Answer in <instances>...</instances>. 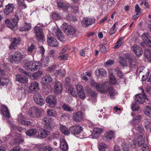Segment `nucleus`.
I'll use <instances>...</instances> for the list:
<instances>
[{"label":"nucleus","mask_w":151,"mask_h":151,"mask_svg":"<svg viewBox=\"0 0 151 151\" xmlns=\"http://www.w3.org/2000/svg\"><path fill=\"white\" fill-rule=\"evenodd\" d=\"M115 71L117 75L120 78H124V75L122 71L118 67H116L115 68Z\"/></svg>","instance_id":"obj_43"},{"label":"nucleus","mask_w":151,"mask_h":151,"mask_svg":"<svg viewBox=\"0 0 151 151\" xmlns=\"http://www.w3.org/2000/svg\"><path fill=\"white\" fill-rule=\"evenodd\" d=\"M139 88L141 90L142 93L135 95L134 97L135 102L140 104H142L144 102L149 104L150 101L147 98V95L144 93V90L141 88Z\"/></svg>","instance_id":"obj_2"},{"label":"nucleus","mask_w":151,"mask_h":151,"mask_svg":"<svg viewBox=\"0 0 151 151\" xmlns=\"http://www.w3.org/2000/svg\"><path fill=\"white\" fill-rule=\"evenodd\" d=\"M52 79L49 75H46L41 79V83L43 87V91L45 94L51 92L52 88L50 83L52 81Z\"/></svg>","instance_id":"obj_1"},{"label":"nucleus","mask_w":151,"mask_h":151,"mask_svg":"<svg viewBox=\"0 0 151 151\" xmlns=\"http://www.w3.org/2000/svg\"><path fill=\"white\" fill-rule=\"evenodd\" d=\"M52 33L59 40L61 41L63 40V36L61 30L59 28L56 27L53 28Z\"/></svg>","instance_id":"obj_12"},{"label":"nucleus","mask_w":151,"mask_h":151,"mask_svg":"<svg viewBox=\"0 0 151 151\" xmlns=\"http://www.w3.org/2000/svg\"><path fill=\"white\" fill-rule=\"evenodd\" d=\"M60 149L63 151H65L68 149V146L67 142L65 141L64 138L63 137L61 139L60 145Z\"/></svg>","instance_id":"obj_25"},{"label":"nucleus","mask_w":151,"mask_h":151,"mask_svg":"<svg viewBox=\"0 0 151 151\" xmlns=\"http://www.w3.org/2000/svg\"><path fill=\"white\" fill-rule=\"evenodd\" d=\"M19 7L22 8H25L27 7L26 5L24 3V0H17Z\"/></svg>","instance_id":"obj_49"},{"label":"nucleus","mask_w":151,"mask_h":151,"mask_svg":"<svg viewBox=\"0 0 151 151\" xmlns=\"http://www.w3.org/2000/svg\"><path fill=\"white\" fill-rule=\"evenodd\" d=\"M65 18L68 20L71 21L73 20V16L69 12H66L64 13Z\"/></svg>","instance_id":"obj_53"},{"label":"nucleus","mask_w":151,"mask_h":151,"mask_svg":"<svg viewBox=\"0 0 151 151\" xmlns=\"http://www.w3.org/2000/svg\"><path fill=\"white\" fill-rule=\"evenodd\" d=\"M70 131L74 135H78L80 134L83 131L82 127L79 125L72 127L69 129Z\"/></svg>","instance_id":"obj_13"},{"label":"nucleus","mask_w":151,"mask_h":151,"mask_svg":"<svg viewBox=\"0 0 151 151\" xmlns=\"http://www.w3.org/2000/svg\"><path fill=\"white\" fill-rule=\"evenodd\" d=\"M108 91L111 99H114V96L117 94L116 91L114 88L112 87L109 88L108 89Z\"/></svg>","instance_id":"obj_33"},{"label":"nucleus","mask_w":151,"mask_h":151,"mask_svg":"<svg viewBox=\"0 0 151 151\" xmlns=\"http://www.w3.org/2000/svg\"><path fill=\"white\" fill-rule=\"evenodd\" d=\"M31 28V25L30 23H24L23 26L19 28L21 31H27L29 30Z\"/></svg>","instance_id":"obj_30"},{"label":"nucleus","mask_w":151,"mask_h":151,"mask_svg":"<svg viewBox=\"0 0 151 151\" xmlns=\"http://www.w3.org/2000/svg\"><path fill=\"white\" fill-rule=\"evenodd\" d=\"M1 111L4 116L8 118H10V114L9 111L6 106L4 105H2Z\"/></svg>","instance_id":"obj_22"},{"label":"nucleus","mask_w":151,"mask_h":151,"mask_svg":"<svg viewBox=\"0 0 151 151\" xmlns=\"http://www.w3.org/2000/svg\"><path fill=\"white\" fill-rule=\"evenodd\" d=\"M52 18L55 20H58L61 19V17L59 14L56 13H52Z\"/></svg>","instance_id":"obj_56"},{"label":"nucleus","mask_w":151,"mask_h":151,"mask_svg":"<svg viewBox=\"0 0 151 151\" xmlns=\"http://www.w3.org/2000/svg\"><path fill=\"white\" fill-rule=\"evenodd\" d=\"M76 32V30L73 27L68 25L65 29V32L68 36L73 35L75 34Z\"/></svg>","instance_id":"obj_19"},{"label":"nucleus","mask_w":151,"mask_h":151,"mask_svg":"<svg viewBox=\"0 0 151 151\" xmlns=\"http://www.w3.org/2000/svg\"><path fill=\"white\" fill-rule=\"evenodd\" d=\"M104 136L107 139H111L115 137L114 132L112 131H109L106 133Z\"/></svg>","instance_id":"obj_34"},{"label":"nucleus","mask_w":151,"mask_h":151,"mask_svg":"<svg viewBox=\"0 0 151 151\" xmlns=\"http://www.w3.org/2000/svg\"><path fill=\"white\" fill-rule=\"evenodd\" d=\"M14 7V4H9L6 6L4 10V14L7 15L11 13L12 12Z\"/></svg>","instance_id":"obj_18"},{"label":"nucleus","mask_w":151,"mask_h":151,"mask_svg":"<svg viewBox=\"0 0 151 151\" xmlns=\"http://www.w3.org/2000/svg\"><path fill=\"white\" fill-rule=\"evenodd\" d=\"M119 62L123 66H125L127 64V59L125 58H119Z\"/></svg>","instance_id":"obj_48"},{"label":"nucleus","mask_w":151,"mask_h":151,"mask_svg":"<svg viewBox=\"0 0 151 151\" xmlns=\"http://www.w3.org/2000/svg\"><path fill=\"white\" fill-rule=\"evenodd\" d=\"M142 38L143 40L142 42H140V45L144 47L147 45L150 47H151V37L149 36L148 33H145L142 36Z\"/></svg>","instance_id":"obj_5"},{"label":"nucleus","mask_w":151,"mask_h":151,"mask_svg":"<svg viewBox=\"0 0 151 151\" xmlns=\"http://www.w3.org/2000/svg\"><path fill=\"white\" fill-rule=\"evenodd\" d=\"M34 100L36 103L41 106H42L44 103V101L41 96V94L38 93H35L33 95Z\"/></svg>","instance_id":"obj_9"},{"label":"nucleus","mask_w":151,"mask_h":151,"mask_svg":"<svg viewBox=\"0 0 151 151\" xmlns=\"http://www.w3.org/2000/svg\"><path fill=\"white\" fill-rule=\"evenodd\" d=\"M98 72L100 75L104 77H105L106 76V71L102 68H100L98 70Z\"/></svg>","instance_id":"obj_57"},{"label":"nucleus","mask_w":151,"mask_h":151,"mask_svg":"<svg viewBox=\"0 0 151 151\" xmlns=\"http://www.w3.org/2000/svg\"><path fill=\"white\" fill-rule=\"evenodd\" d=\"M36 49V46L34 44L32 43L30 46L27 49V51L28 52V53H32L33 51Z\"/></svg>","instance_id":"obj_50"},{"label":"nucleus","mask_w":151,"mask_h":151,"mask_svg":"<svg viewBox=\"0 0 151 151\" xmlns=\"http://www.w3.org/2000/svg\"><path fill=\"white\" fill-rule=\"evenodd\" d=\"M95 88L98 91L101 93H106L107 92L106 86L104 84L98 83Z\"/></svg>","instance_id":"obj_23"},{"label":"nucleus","mask_w":151,"mask_h":151,"mask_svg":"<svg viewBox=\"0 0 151 151\" xmlns=\"http://www.w3.org/2000/svg\"><path fill=\"white\" fill-rule=\"evenodd\" d=\"M42 120L45 122V127L47 129L49 130H52L54 128V126L51 123V118L49 116L45 117L42 119Z\"/></svg>","instance_id":"obj_10"},{"label":"nucleus","mask_w":151,"mask_h":151,"mask_svg":"<svg viewBox=\"0 0 151 151\" xmlns=\"http://www.w3.org/2000/svg\"><path fill=\"white\" fill-rule=\"evenodd\" d=\"M95 22V19L94 18H88L85 17L83 20L81 21L82 25L83 26L86 27L91 25Z\"/></svg>","instance_id":"obj_16"},{"label":"nucleus","mask_w":151,"mask_h":151,"mask_svg":"<svg viewBox=\"0 0 151 151\" xmlns=\"http://www.w3.org/2000/svg\"><path fill=\"white\" fill-rule=\"evenodd\" d=\"M107 147V146L106 144L103 143H101L99 145V148L100 150L102 151L104 150Z\"/></svg>","instance_id":"obj_58"},{"label":"nucleus","mask_w":151,"mask_h":151,"mask_svg":"<svg viewBox=\"0 0 151 151\" xmlns=\"http://www.w3.org/2000/svg\"><path fill=\"white\" fill-rule=\"evenodd\" d=\"M57 73L59 75L64 77L65 76V71L64 70L60 69L59 70H56Z\"/></svg>","instance_id":"obj_61"},{"label":"nucleus","mask_w":151,"mask_h":151,"mask_svg":"<svg viewBox=\"0 0 151 151\" xmlns=\"http://www.w3.org/2000/svg\"><path fill=\"white\" fill-rule=\"evenodd\" d=\"M137 136L138 137L137 140L139 145V143H141V142H144V139L141 134H137Z\"/></svg>","instance_id":"obj_55"},{"label":"nucleus","mask_w":151,"mask_h":151,"mask_svg":"<svg viewBox=\"0 0 151 151\" xmlns=\"http://www.w3.org/2000/svg\"><path fill=\"white\" fill-rule=\"evenodd\" d=\"M40 109L35 107H31L29 112V114L33 118L38 117L40 116Z\"/></svg>","instance_id":"obj_8"},{"label":"nucleus","mask_w":151,"mask_h":151,"mask_svg":"<svg viewBox=\"0 0 151 151\" xmlns=\"http://www.w3.org/2000/svg\"><path fill=\"white\" fill-rule=\"evenodd\" d=\"M15 143L18 144H20L22 143L24 141V139H14Z\"/></svg>","instance_id":"obj_63"},{"label":"nucleus","mask_w":151,"mask_h":151,"mask_svg":"<svg viewBox=\"0 0 151 151\" xmlns=\"http://www.w3.org/2000/svg\"><path fill=\"white\" fill-rule=\"evenodd\" d=\"M57 98L54 96H49L46 98V101L51 108L54 107L57 103Z\"/></svg>","instance_id":"obj_11"},{"label":"nucleus","mask_w":151,"mask_h":151,"mask_svg":"<svg viewBox=\"0 0 151 151\" xmlns=\"http://www.w3.org/2000/svg\"><path fill=\"white\" fill-rule=\"evenodd\" d=\"M144 56L149 60H151V50L146 49L144 51Z\"/></svg>","instance_id":"obj_35"},{"label":"nucleus","mask_w":151,"mask_h":151,"mask_svg":"<svg viewBox=\"0 0 151 151\" xmlns=\"http://www.w3.org/2000/svg\"><path fill=\"white\" fill-rule=\"evenodd\" d=\"M71 11L75 14H79V10L78 6L74 4L72 5L71 6Z\"/></svg>","instance_id":"obj_45"},{"label":"nucleus","mask_w":151,"mask_h":151,"mask_svg":"<svg viewBox=\"0 0 151 151\" xmlns=\"http://www.w3.org/2000/svg\"><path fill=\"white\" fill-rule=\"evenodd\" d=\"M47 113L48 115L52 116H55L57 115V112L53 109H49L47 110Z\"/></svg>","instance_id":"obj_46"},{"label":"nucleus","mask_w":151,"mask_h":151,"mask_svg":"<svg viewBox=\"0 0 151 151\" xmlns=\"http://www.w3.org/2000/svg\"><path fill=\"white\" fill-rule=\"evenodd\" d=\"M102 132V130L101 129L98 128H94L93 129V132L92 134L93 138H97Z\"/></svg>","instance_id":"obj_32"},{"label":"nucleus","mask_w":151,"mask_h":151,"mask_svg":"<svg viewBox=\"0 0 151 151\" xmlns=\"http://www.w3.org/2000/svg\"><path fill=\"white\" fill-rule=\"evenodd\" d=\"M60 129L61 132L65 135H68L70 134V132L68 128L64 126L61 125Z\"/></svg>","instance_id":"obj_38"},{"label":"nucleus","mask_w":151,"mask_h":151,"mask_svg":"<svg viewBox=\"0 0 151 151\" xmlns=\"http://www.w3.org/2000/svg\"><path fill=\"white\" fill-rule=\"evenodd\" d=\"M100 51L102 53H105L106 51V48L105 46L103 44L100 45Z\"/></svg>","instance_id":"obj_62"},{"label":"nucleus","mask_w":151,"mask_h":151,"mask_svg":"<svg viewBox=\"0 0 151 151\" xmlns=\"http://www.w3.org/2000/svg\"><path fill=\"white\" fill-rule=\"evenodd\" d=\"M32 65H31L30 70L31 71H35L40 68V64L39 62L37 61L32 62Z\"/></svg>","instance_id":"obj_26"},{"label":"nucleus","mask_w":151,"mask_h":151,"mask_svg":"<svg viewBox=\"0 0 151 151\" xmlns=\"http://www.w3.org/2000/svg\"><path fill=\"white\" fill-rule=\"evenodd\" d=\"M123 38L121 37L118 40L114 47L115 48H117L121 45L123 42Z\"/></svg>","instance_id":"obj_52"},{"label":"nucleus","mask_w":151,"mask_h":151,"mask_svg":"<svg viewBox=\"0 0 151 151\" xmlns=\"http://www.w3.org/2000/svg\"><path fill=\"white\" fill-rule=\"evenodd\" d=\"M145 108L144 113L147 116L151 118V107L149 106H147Z\"/></svg>","instance_id":"obj_42"},{"label":"nucleus","mask_w":151,"mask_h":151,"mask_svg":"<svg viewBox=\"0 0 151 151\" xmlns=\"http://www.w3.org/2000/svg\"><path fill=\"white\" fill-rule=\"evenodd\" d=\"M9 82L8 79L1 77L0 78V84L3 86H6Z\"/></svg>","instance_id":"obj_41"},{"label":"nucleus","mask_w":151,"mask_h":151,"mask_svg":"<svg viewBox=\"0 0 151 151\" xmlns=\"http://www.w3.org/2000/svg\"><path fill=\"white\" fill-rule=\"evenodd\" d=\"M131 108L132 110L134 111H137L139 110L140 108L139 106H137L136 102L132 103Z\"/></svg>","instance_id":"obj_54"},{"label":"nucleus","mask_w":151,"mask_h":151,"mask_svg":"<svg viewBox=\"0 0 151 151\" xmlns=\"http://www.w3.org/2000/svg\"><path fill=\"white\" fill-rule=\"evenodd\" d=\"M72 116L73 121L77 123L82 121L85 117L84 114L80 111L74 112Z\"/></svg>","instance_id":"obj_6"},{"label":"nucleus","mask_w":151,"mask_h":151,"mask_svg":"<svg viewBox=\"0 0 151 151\" xmlns=\"http://www.w3.org/2000/svg\"><path fill=\"white\" fill-rule=\"evenodd\" d=\"M129 63L130 68H136L137 66V64L135 59H133L132 60L129 61Z\"/></svg>","instance_id":"obj_44"},{"label":"nucleus","mask_w":151,"mask_h":151,"mask_svg":"<svg viewBox=\"0 0 151 151\" xmlns=\"http://www.w3.org/2000/svg\"><path fill=\"white\" fill-rule=\"evenodd\" d=\"M54 88L56 92L59 93L61 92L62 88V85L61 82L56 81L54 85Z\"/></svg>","instance_id":"obj_24"},{"label":"nucleus","mask_w":151,"mask_h":151,"mask_svg":"<svg viewBox=\"0 0 151 151\" xmlns=\"http://www.w3.org/2000/svg\"><path fill=\"white\" fill-rule=\"evenodd\" d=\"M29 88L30 93L33 92H37L40 89L39 83L36 81L31 83Z\"/></svg>","instance_id":"obj_17"},{"label":"nucleus","mask_w":151,"mask_h":151,"mask_svg":"<svg viewBox=\"0 0 151 151\" xmlns=\"http://www.w3.org/2000/svg\"><path fill=\"white\" fill-rule=\"evenodd\" d=\"M38 137L41 139L44 138L50 134V132L44 129H41L38 133Z\"/></svg>","instance_id":"obj_28"},{"label":"nucleus","mask_w":151,"mask_h":151,"mask_svg":"<svg viewBox=\"0 0 151 151\" xmlns=\"http://www.w3.org/2000/svg\"><path fill=\"white\" fill-rule=\"evenodd\" d=\"M24 117L22 114H19L18 118V122L19 124L21 123L22 121L24 120Z\"/></svg>","instance_id":"obj_60"},{"label":"nucleus","mask_w":151,"mask_h":151,"mask_svg":"<svg viewBox=\"0 0 151 151\" xmlns=\"http://www.w3.org/2000/svg\"><path fill=\"white\" fill-rule=\"evenodd\" d=\"M135 11L137 13V15L138 16L140 11V9L138 4H136L135 6Z\"/></svg>","instance_id":"obj_64"},{"label":"nucleus","mask_w":151,"mask_h":151,"mask_svg":"<svg viewBox=\"0 0 151 151\" xmlns=\"http://www.w3.org/2000/svg\"><path fill=\"white\" fill-rule=\"evenodd\" d=\"M57 5L60 8L63 9L64 10H67L68 9V7L66 4L63 1H59L57 2Z\"/></svg>","instance_id":"obj_37"},{"label":"nucleus","mask_w":151,"mask_h":151,"mask_svg":"<svg viewBox=\"0 0 151 151\" xmlns=\"http://www.w3.org/2000/svg\"><path fill=\"white\" fill-rule=\"evenodd\" d=\"M76 88L78 95L79 97L82 99H84L85 97V94L84 92L83 87L80 85H77L76 86Z\"/></svg>","instance_id":"obj_14"},{"label":"nucleus","mask_w":151,"mask_h":151,"mask_svg":"<svg viewBox=\"0 0 151 151\" xmlns=\"http://www.w3.org/2000/svg\"><path fill=\"white\" fill-rule=\"evenodd\" d=\"M32 61H30L28 60L25 59L23 61V67L25 69L29 71L31 65H32Z\"/></svg>","instance_id":"obj_27"},{"label":"nucleus","mask_w":151,"mask_h":151,"mask_svg":"<svg viewBox=\"0 0 151 151\" xmlns=\"http://www.w3.org/2000/svg\"><path fill=\"white\" fill-rule=\"evenodd\" d=\"M118 24V22H116L114 24L112 27H111L109 29V33L110 35H111L114 34L117 30V26Z\"/></svg>","instance_id":"obj_36"},{"label":"nucleus","mask_w":151,"mask_h":151,"mask_svg":"<svg viewBox=\"0 0 151 151\" xmlns=\"http://www.w3.org/2000/svg\"><path fill=\"white\" fill-rule=\"evenodd\" d=\"M47 42L48 45L51 46L55 47L58 46V42L54 37H48Z\"/></svg>","instance_id":"obj_20"},{"label":"nucleus","mask_w":151,"mask_h":151,"mask_svg":"<svg viewBox=\"0 0 151 151\" xmlns=\"http://www.w3.org/2000/svg\"><path fill=\"white\" fill-rule=\"evenodd\" d=\"M40 151H53L52 147L48 146H45L43 145H39L38 147Z\"/></svg>","instance_id":"obj_31"},{"label":"nucleus","mask_w":151,"mask_h":151,"mask_svg":"<svg viewBox=\"0 0 151 151\" xmlns=\"http://www.w3.org/2000/svg\"><path fill=\"white\" fill-rule=\"evenodd\" d=\"M34 32L37 39L38 41L43 42L44 40V36L42 33V29L41 28L38 26H35L34 28Z\"/></svg>","instance_id":"obj_4"},{"label":"nucleus","mask_w":151,"mask_h":151,"mask_svg":"<svg viewBox=\"0 0 151 151\" xmlns=\"http://www.w3.org/2000/svg\"><path fill=\"white\" fill-rule=\"evenodd\" d=\"M145 68L144 66H140L137 68V71L139 76H142L144 79H146L149 75V70L147 69L144 70Z\"/></svg>","instance_id":"obj_7"},{"label":"nucleus","mask_w":151,"mask_h":151,"mask_svg":"<svg viewBox=\"0 0 151 151\" xmlns=\"http://www.w3.org/2000/svg\"><path fill=\"white\" fill-rule=\"evenodd\" d=\"M132 49L134 54L138 58L141 56L143 53V51L142 48L137 45H135L133 46L132 47Z\"/></svg>","instance_id":"obj_15"},{"label":"nucleus","mask_w":151,"mask_h":151,"mask_svg":"<svg viewBox=\"0 0 151 151\" xmlns=\"http://www.w3.org/2000/svg\"><path fill=\"white\" fill-rule=\"evenodd\" d=\"M51 135L53 139H58L59 137L60 133L58 132H55L52 133Z\"/></svg>","instance_id":"obj_59"},{"label":"nucleus","mask_w":151,"mask_h":151,"mask_svg":"<svg viewBox=\"0 0 151 151\" xmlns=\"http://www.w3.org/2000/svg\"><path fill=\"white\" fill-rule=\"evenodd\" d=\"M16 79L17 81L22 83H27L28 81V78L26 76L22 75H17Z\"/></svg>","instance_id":"obj_21"},{"label":"nucleus","mask_w":151,"mask_h":151,"mask_svg":"<svg viewBox=\"0 0 151 151\" xmlns=\"http://www.w3.org/2000/svg\"><path fill=\"white\" fill-rule=\"evenodd\" d=\"M25 55L22 54L19 51L15 52L11 55L10 61L11 63L19 64L25 57Z\"/></svg>","instance_id":"obj_3"},{"label":"nucleus","mask_w":151,"mask_h":151,"mask_svg":"<svg viewBox=\"0 0 151 151\" xmlns=\"http://www.w3.org/2000/svg\"><path fill=\"white\" fill-rule=\"evenodd\" d=\"M49 60L48 58H45L42 59L40 62L39 63L40 64V67H44L48 65Z\"/></svg>","instance_id":"obj_40"},{"label":"nucleus","mask_w":151,"mask_h":151,"mask_svg":"<svg viewBox=\"0 0 151 151\" xmlns=\"http://www.w3.org/2000/svg\"><path fill=\"white\" fill-rule=\"evenodd\" d=\"M37 133V130L36 129H29L26 132V134L29 136H35Z\"/></svg>","instance_id":"obj_29"},{"label":"nucleus","mask_w":151,"mask_h":151,"mask_svg":"<svg viewBox=\"0 0 151 151\" xmlns=\"http://www.w3.org/2000/svg\"><path fill=\"white\" fill-rule=\"evenodd\" d=\"M139 143V145L140 147H142V151H149L148 147L147 144H145L144 142H141V143Z\"/></svg>","instance_id":"obj_51"},{"label":"nucleus","mask_w":151,"mask_h":151,"mask_svg":"<svg viewBox=\"0 0 151 151\" xmlns=\"http://www.w3.org/2000/svg\"><path fill=\"white\" fill-rule=\"evenodd\" d=\"M121 147L124 151H129L130 149L129 146L127 145L126 142L124 141L122 142Z\"/></svg>","instance_id":"obj_39"},{"label":"nucleus","mask_w":151,"mask_h":151,"mask_svg":"<svg viewBox=\"0 0 151 151\" xmlns=\"http://www.w3.org/2000/svg\"><path fill=\"white\" fill-rule=\"evenodd\" d=\"M19 20V18L18 16L16 14L14 17L11 20L10 22L13 25L16 26Z\"/></svg>","instance_id":"obj_47"}]
</instances>
